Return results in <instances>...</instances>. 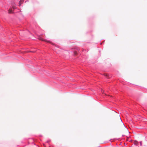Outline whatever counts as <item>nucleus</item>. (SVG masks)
<instances>
[{"label": "nucleus", "mask_w": 147, "mask_h": 147, "mask_svg": "<svg viewBox=\"0 0 147 147\" xmlns=\"http://www.w3.org/2000/svg\"><path fill=\"white\" fill-rule=\"evenodd\" d=\"M24 1L23 0H20L19 2V5H20L21 4H22Z\"/></svg>", "instance_id": "obj_1"}, {"label": "nucleus", "mask_w": 147, "mask_h": 147, "mask_svg": "<svg viewBox=\"0 0 147 147\" xmlns=\"http://www.w3.org/2000/svg\"><path fill=\"white\" fill-rule=\"evenodd\" d=\"M8 13H13V12L11 9H9L8 10Z\"/></svg>", "instance_id": "obj_2"}, {"label": "nucleus", "mask_w": 147, "mask_h": 147, "mask_svg": "<svg viewBox=\"0 0 147 147\" xmlns=\"http://www.w3.org/2000/svg\"><path fill=\"white\" fill-rule=\"evenodd\" d=\"M39 39L40 40H42V41H46V40H44V39H42V38H39Z\"/></svg>", "instance_id": "obj_3"}, {"label": "nucleus", "mask_w": 147, "mask_h": 147, "mask_svg": "<svg viewBox=\"0 0 147 147\" xmlns=\"http://www.w3.org/2000/svg\"><path fill=\"white\" fill-rule=\"evenodd\" d=\"M119 120H120V122L122 124V121H121V118H120V117H119Z\"/></svg>", "instance_id": "obj_4"}, {"label": "nucleus", "mask_w": 147, "mask_h": 147, "mask_svg": "<svg viewBox=\"0 0 147 147\" xmlns=\"http://www.w3.org/2000/svg\"><path fill=\"white\" fill-rule=\"evenodd\" d=\"M12 8L14 9L16 8L15 6L14 5H12Z\"/></svg>", "instance_id": "obj_5"}, {"label": "nucleus", "mask_w": 147, "mask_h": 147, "mask_svg": "<svg viewBox=\"0 0 147 147\" xmlns=\"http://www.w3.org/2000/svg\"><path fill=\"white\" fill-rule=\"evenodd\" d=\"M104 76L106 77H107L108 75L107 74H104Z\"/></svg>", "instance_id": "obj_6"}, {"label": "nucleus", "mask_w": 147, "mask_h": 147, "mask_svg": "<svg viewBox=\"0 0 147 147\" xmlns=\"http://www.w3.org/2000/svg\"><path fill=\"white\" fill-rule=\"evenodd\" d=\"M74 54H75V55H76V52H74Z\"/></svg>", "instance_id": "obj_7"}, {"label": "nucleus", "mask_w": 147, "mask_h": 147, "mask_svg": "<svg viewBox=\"0 0 147 147\" xmlns=\"http://www.w3.org/2000/svg\"><path fill=\"white\" fill-rule=\"evenodd\" d=\"M122 125H123V126H124V125L123 124H122Z\"/></svg>", "instance_id": "obj_8"}]
</instances>
